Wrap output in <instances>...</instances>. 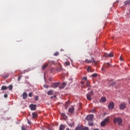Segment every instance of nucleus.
I'll return each mask as SVG.
<instances>
[{
    "label": "nucleus",
    "mask_w": 130,
    "mask_h": 130,
    "mask_svg": "<svg viewBox=\"0 0 130 130\" xmlns=\"http://www.w3.org/2000/svg\"><path fill=\"white\" fill-rule=\"evenodd\" d=\"M122 118L120 117H115L113 119V123L116 124L117 123L118 125H122Z\"/></svg>",
    "instance_id": "1"
},
{
    "label": "nucleus",
    "mask_w": 130,
    "mask_h": 130,
    "mask_svg": "<svg viewBox=\"0 0 130 130\" xmlns=\"http://www.w3.org/2000/svg\"><path fill=\"white\" fill-rule=\"evenodd\" d=\"M110 67H111V65L110 64V63H105L103 66V67L102 68V71H103V72H105V70H106V69H108V68H110Z\"/></svg>",
    "instance_id": "2"
},
{
    "label": "nucleus",
    "mask_w": 130,
    "mask_h": 130,
    "mask_svg": "<svg viewBox=\"0 0 130 130\" xmlns=\"http://www.w3.org/2000/svg\"><path fill=\"white\" fill-rule=\"evenodd\" d=\"M57 72H61V79L62 80V81H63V80H64V74L62 73V69L60 68H58L57 69Z\"/></svg>",
    "instance_id": "3"
},
{
    "label": "nucleus",
    "mask_w": 130,
    "mask_h": 130,
    "mask_svg": "<svg viewBox=\"0 0 130 130\" xmlns=\"http://www.w3.org/2000/svg\"><path fill=\"white\" fill-rule=\"evenodd\" d=\"M108 121H109V118H106L103 120L101 124V126H105V125H106L107 123H108Z\"/></svg>",
    "instance_id": "4"
},
{
    "label": "nucleus",
    "mask_w": 130,
    "mask_h": 130,
    "mask_svg": "<svg viewBox=\"0 0 130 130\" xmlns=\"http://www.w3.org/2000/svg\"><path fill=\"white\" fill-rule=\"evenodd\" d=\"M91 60H88V59H85V62H86V63H91L92 61H93V62H94V64H97V62H96L95 61V59H94V58L92 57L91 58Z\"/></svg>",
    "instance_id": "5"
},
{
    "label": "nucleus",
    "mask_w": 130,
    "mask_h": 130,
    "mask_svg": "<svg viewBox=\"0 0 130 130\" xmlns=\"http://www.w3.org/2000/svg\"><path fill=\"white\" fill-rule=\"evenodd\" d=\"M109 109H113L114 108V103L111 102L108 105Z\"/></svg>",
    "instance_id": "6"
},
{
    "label": "nucleus",
    "mask_w": 130,
    "mask_h": 130,
    "mask_svg": "<svg viewBox=\"0 0 130 130\" xmlns=\"http://www.w3.org/2000/svg\"><path fill=\"white\" fill-rule=\"evenodd\" d=\"M59 82H56V83H54L52 84V87L53 88H57V87H58V86H59Z\"/></svg>",
    "instance_id": "7"
},
{
    "label": "nucleus",
    "mask_w": 130,
    "mask_h": 130,
    "mask_svg": "<svg viewBox=\"0 0 130 130\" xmlns=\"http://www.w3.org/2000/svg\"><path fill=\"white\" fill-rule=\"evenodd\" d=\"M36 105L31 104L29 106V108H30L31 110H36Z\"/></svg>",
    "instance_id": "8"
},
{
    "label": "nucleus",
    "mask_w": 130,
    "mask_h": 130,
    "mask_svg": "<svg viewBox=\"0 0 130 130\" xmlns=\"http://www.w3.org/2000/svg\"><path fill=\"white\" fill-rule=\"evenodd\" d=\"M93 117H94V115H89L86 117V119H87V120H89V121L92 120V119H93Z\"/></svg>",
    "instance_id": "9"
},
{
    "label": "nucleus",
    "mask_w": 130,
    "mask_h": 130,
    "mask_svg": "<svg viewBox=\"0 0 130 130\" xmlns=\"http://www.w3.org/2000/svg\"><path fill=\"white\" fill-rule=\"evenodd\" d=\"M125 107H126V104H125V103H123L122 104H121L120 106V109H124V108H125Z\"/></svg>",
    "instance_id": "10"
},
{
    "label": "nucleus",
    "mask_w": 130,
    "mask_h": 130,
    "mask_svg": "<svg viewBox=\"0 0 130 130\" xmlns=\"http://www.w3.org/2000/svg\"><path fill=\"white\" fill-rule=\"evenodd\" d=\"M75 111V108L74 107H71L69 109V113H74V112Z\"/></svg>",
    "instance_id": "11"
},
{
    "label": "nucleus",
    "mask_w": 130,
    "mask_h": 130,
    "mask_svg": "<svg viewBox=\"0 0 130 130\" xmlns=\"http://www.w3.org/2000/svg\"><path fill=\"white\" fill-rule=\"evenodd\" d=\"M23 99H27V97H28V94L26 92H23L22 94Z\"/></svg>",
    "instance_id": "12"
},
{
    "label": "nucleus",
    "mask_w": 130,
    "mask_h": 130,
    "mask_svg": "<svg viewBox=\"0 0 130 130\" xmlns=\"http://www.w3.org/2000/svg\"><path fill=\"white\" fill-rule=\"evenodd\" d=\"M66 128V126L63 124H61L59 126V130H64Z\"/></svg>",
    "instance_id": "13"
},
{
    "label": "nucleus",
    "mask_w": 130,
    "mask_h": 130,
    "mask_svg": "<svg viewBox=\"0 0 130 130\" xmlns=\"http://www.w3.org/2000/svg\"><path fill=\"white\" fill-rule=\"evenodd\" d=\"M87 100H89V101L92 100V96H91V94H87Z\"/></svg>",
    "instance_id": "14"
},
{
    "label": "nucleus",
    "mask_w": 130,
    "mask_h": 130,
    "mask_svg": "<svg viewBox=\"0 0 130 130\" xmlns=\"http://www.w3.org/2000/svg\"><path fill=\"white\" fill-rule=\"evenodd\" d=\"M54 93V91L53 90H49L47 92L48 95H53V93Z\"/></svg>",
    "instance_id": "15"
},
{
    "label": "nucleus",
    "mask_w": 130,
    "mask_h": 130,
    "mask_svg": "<svg viewBox=\"0 0 130 130\" xmlns=\"http://www.w3.org/2000/svg\"><path fill=\"white\" fill-rule=\"evenodd\" d=\"M66 114L64 113H61V119H64L66 120Z\"/></svg>",
    "instance_id": "16"
},
{
    "label": "nucleus",
    "mask_w": 130,
    "mask_h": 130,
    "mask_svg": "<svg viewBox=\"0 0 130 130\" xmlns=\"http://www.w3.org/2000/svg\"><path fill=\"white\" fill-rule=\"evenodd\" d=\"M125 6L130 5V0H127L124 2Z\"/></svg>",
    "instance_id": "17"
},
{
    "label": "nucleus",
    "mask_w": 130,
    "mask_h": 130,
    "mask_svg": "<svg viewBox=\"0 0 130 130\" xmlns=\"http://www.w3.org/2000/svg\"><path fill=\"white\" fill-rule=\"evenodd\" d=\"M66 87V82H63L62 84L59 86V89H63Z\"/></svg>",
    "instance_id": "18"
},
{
    "label": "nucleus",
    "mask_w": 130,
    "mask_h": 130,
    "mask_svg": "<svg viewBox=\"0 0 130 130\" xmlns=\"http://www.w3.org/2000/svg\"><path fill=\"white\" fill-rule=\"evenodd\" d=\"M116 85V82H110V86L111 87H113V86H115Z\"/></svg>",
    "instance_id": "19"
},
{
    "label": "nucleus",
    "mask_w": 130,
    "mask_h": 130,
    "mask_svg": "<svg viewBox=\"0 0 130 130\" xmlns=\"http://www.w3.org/2000/svg\"><path fill=\"white\" fill-rule=\"evenodd\" d=\"M2 78H3L4 79H7V78H9V74H6V75H4V74H3L2 75Z\"/></svg>",
    "instance_id": "20"
},
{
    "label": "nucleus",
    "mask_w": 130,
    "mask_h": 130,
    "mask_svg": "<svg viewBox=\"0 0 130 130\" xmlns=\"http://www.w3.org/2000/svg\"><path fill=\"white\" fill-rule=\"evenodd\" d=\"M38 116V114L37 113H32V117L33 118H36Z\"/></svg>",
    "instance_id": "21"
},
{
    "label": "nucleus",
    "mask_w": 130,
    "mask_h": 130,
    "mask_svg": "<svg viewBox=\"0 0 130 130\" xmlns=\"http://www.w3.org/2000/svg\"><path fill=\"white\" fill-rule=\"evenodd\" d=\"M101 102L104 103L106 101V98L102 97L100 100Z\"/></svg>",
    "instance_id": "22"
},
{
    "label": "nucleus",
    "mask_w": 130,
    "mask_h": 130,
    "mask_svg": "<svg viewBox=\"0 0 130 130\" xmlns=\"http://www.w3.org/2000/svg\"><path fill=\"white\" fill-rule=\"evenodd\" d=\"M48 66V64H44L42 66V70H45L46 69V67Z\"/></svg>",
    "instance_id": "23"
},
{
    "label": "nucleus",
    "mask_w": 130,
    "mask_h": 130,
    "mask_svg": "<svg viewBox=\"0 0 130 130\" xmlns=\"http://www.w3.org/2000/svg\"><path fill=\"white\" fill-rule=\"evenodd\" d=\"M86 85L87 87H88V88H89V87H91V83H90V82L89 81L86 82Z\"/></svg>",
    "instance_id": "24"
},
{
    "label": "nucleus",
    "mask_w": 130,
    "mask_h": 130,
    "mask_svg": "<svg viewBox=\"0 0 130 130\" xmlns=\"http://www.w3.org/2000/svg\"><path fill=\"white\" fill-rule=\"evenodd\" d=\"M7 89H8V87H7L6 86H2V87L1 88V90H7Z\"/></svg>",
    "instance_id": "25"
},
{
    "label": "nucleus",
    "mask_w": 130,
    "mask_h": 130,
    "mask_svg": "<svg viewBox=\"0 0 130 130\" xmlns=\"http://www.w3.org/2000/svg\"><path fill=\"white\" fill-rule=\"evenodd\" d=\"M87 71L89 73V72H92V70H91V66H88L87 69Z\"/></svg>",
    "instance_id": "26"
},
{
    "label": "nucleus",
    "mask_w": 130,
    "mask_h": 130,
    "mask_svg": "<svg viewBox=\"0 0 130 130\" xmlns=\"http://www.w3.org/2000/svg\"><path fill=\"white\" fill-rule=\"evenodd\" d=\"M9 89L10 90V91H12V90H13V85L12 84H10L9 86H8Z\"/></svg>",
    "instance_id": "27"
},
{
    "label": "nucleus",
    "mask_w": 130,
    "mask_h": 130,
    "mask_svg": "<svg viewBox=\"0 0 130 130\" xmlns=\"http://www.w3.org/2000/svg\"><path fill=\"white\" fill-rule=\"evenodd\" d=\"M48 64H50L51 66V64H54V61H49Z\"/></svg>",
    "instance_id": "28"
},
{
    "label": "nucleus",
    "mask_w": 130,
    "mask_h": 130,
    "mask_svg": "<svg viewBox=\"0 0 130 130\" xmlns=\"http://www.w3.org/2000/svg\"><path fill=\"white\" fill-rule=\"evenodd\" d=\"M113 53H110L108 55V57H113Z\"/></svg>",
    "instance_id": "29"
},
{
    "label": "nucleus",
    "mask_w": 130,
    "mask_h": 130,
    "mask_svg": "<svg viewBox=\"0 0 130 130\" xmlns=\"http://www.w3.org/2000/svg\"><path fill=\"white\" fill-rule=\"evenodd\" d=\"M98 74L96 73H94L92 75V77H93V78H96V77H98Z\"/></svg>",
    "instance_id": "30"
},
{
    "label": "nucleus",
    "mask_w": 130,
    "mask_h": 130,
    "mask_svg": "<svg viewBox=\"0 0 130 130\" xmlns=\"http://www.w3.org/2000/svg\"><path fill=\"white\" fill-rule=\"evenodd\" d=\"M88 124L90 126H92V125H93V122L92 121H89Z\"/></svg>",
    "instance_id": "31"
},
{
    "label": "nucleus",
    "mask_w": 130,
    "mask_h": 130,
    "mask_svg": "<svg viewBox=\"0 0 130 130\" xmlns=\"http://www.w3.org/2000/svg\"><path fill=\"white\" fill-rule=\"evenodd\" d=\"M58 54H59V53H58V52H56L53 54V55L54 56H58Z\"/></svg>",
    "instance_id": "32"
},
{
    "label": "nucleus",
    "mask_w": 130,
    "mask_h": 130,
    "mask_svg": "<svg viewBox=\"0 0 130 130\" xmlns=\"http://www.w3.org/2000/svg\"><path fill=\"white\" fill-rule=\"evenodd\" d=\"M21 129L22 130H26V127H25L24 125L22 126Z\"/></svg>",
    "instance_id": "33"
},
{
    "label": "nucleus",
    "mask_w": 130,
    "mask_h": 130,
    "mask_svg": "<svg viewBox=\"0 0 130 130\" xmlns=\"http://www.w3.org/2000/svg\"><path fill=\"white\" fill-rule=\"evenodd\" d=\"M82 80H84L85 81H87L88 80V78L86 77H83Z\"/></svg>",
    "instance_id": "34"
},
{
    "label": "nucleus",
    "mask_w": 130,
    "mask_h": 130,
    "mask_svg": "<svg viewBox=\"0 0 130 130\" xmlns=\"http://www.w3.org/2000/svg\"><path fill=\"white\" fill-rule=\"evenodd\" d=\"M49 86L47 85H44V87L46 88V89L48 88Z\"/></svg>",
    "instance_id": "35"
},
{
    "label": "nucleus",
    "mask_w": 130,
    "mask_h": 130,
    "mask_svg": "<svg viewBox=\"0 0 130 130\" xmlns=\"http://www.w3.org/2000/svg\"><path fill=\"white\" fill-rule=\"evenodd\" d=\"M56 98V95H54V96H51V99H53Z\"/></svg>",
    "instance_id": "36"
},
{
    "label": "nucleus",
    "mask_w": 130,
    "mask_h": 130,
    "mask_svg": "<svg viewBox=\"0 0 130 130\" xmlns=\"http://www.w3.org/2000/svg\"><path fill=\"white\" fill-rule=\"evenodd\" d=\"M29 97H32V92H29L28 93Z\"/></svg>",
    "instance_id": "37"
},
{
    "label": "nucleus",
    "mask_w": 130,
    "mask_h": 130,
    "mask_svg": "<svg viewBox=\"0 0 130 130\" xmlns=\"http://www.w3.org/2000/svg\"><path fill=\"white\" fill-rule=\"evenodd\" d=\"M104 56H105V57H107V56L108 57V53H106L104 54Z\"/></svg>",
    "instance_id": "38"
},
{
    "label": "nucleus",
    "mask_w": 130,
    "mask_h": 130,
    "mask_svg": "<svg viewBox=\"0 0 130 130\" xmlns=\"http://www.w3.org/2000/svg\"><path fill=\"white\" fill-rule=\"evenodd\" d=\"M66 66H70V62H66Z\"/></svg>",
    "instance_id": "39"
},
{
    "label": "nucleus",
    "mask_w": 130,
    "mask_h": 130,
    "mask_svg": "<svg viewBox=\"0 0 130 130\" xmlns=\"http://www.w3.org/2000/svg\"><path fill=\"white\" fill-rule=\"evenodd\" d=\"M81 85H82L83 87L84 88V89H85L86 87H85V85H84V82H81Z\"/></svg>",
    "instance_id": "40"
},
{
    "label": "nucleus",
    "mask_w": 130,
    "mask_h": 130,
    "mask_svg": "<svg viewBox=\"0 0 130 130\" xmlns=\"http://www.w3.org/2000/svg\"><path fill=\"white\" fill-rule=\"evenodd\" d=\"M38 96H36V98H35V101H38Z\"/></svg>",
    "instance_id": "41"
},
{
    "label": "nucleus",
    "mask_w": 130,
    "mask_h": 130,
    "mask_svg": "<svg viewBox=\"0 0 130 130\" xmlns=\"http://www.w3.org/2000/svg\"><path fill=\"white\" fill-rule=\"evenodd\" d=\"M21 78H22V76H19V77H18V81H20V80H21Z\"/></svg>",
    "instance_id": "42"
},
{
    "label": "nucleus",
    "mask_w": 130,
    "mask_h": 130,
    "mask_svg": "<svg viewBox=\"0 0 130 130\" xmlns=\"http://www.w3.org/2000/svg\"><path fill=\"white\" fill-rule=\"evenodd\" d=\"M8 98V94H4V98Z\"/></svg>",
    "instance_id": "43"
},
{
    "label": "nucleus",
    "mask_w": 130,
    "mask_h": 130,
    "mask_svg": "<svg viewBox=\"0 0 130 130\" xmlns=\"http://www.w3.org/2000/svg\"><path fill=\"white\" fill-rule=\"evenodd\" d=\"M91 112H92L93 113H95V112H96V110H92Z\"/></svg>",
    "instance_id": "44"
},
{
    "label": "nucleus",
    "mask_w": 130,
    "mask_h": 130,
    "mask_svg": "<svg viewBox=\"0 0 130 130\" xmlns=\"http://www.w3.org/2000/svg\"><path fill=\"white\" fill-rule=\"evenodd\" d=\"M120 60H123V58L121 57H120Z\"/></svg>",
    "instance_id": "45"
},
{
    "label": "nucleus",
    "mask_w": 130,
    "mask_h": 130,
    "mask_svg": "<svg viewBox=\"0 0 130 130\" xmlns=\"http://www.w3.org/2000/svg\"><path fill=\"white\" fill-rule=\"evenodd\" d=\"M70 81H71L70 83H72V82H73V79H70Z\"/></svg>",
    "instance_id": "46"
},
{
    "label": "nucleus",
    "mask_w": 130,
    "mask_h": 130,
    "mask_svg": "<svg viewBox=\"0 0 130 130\" xmlns=\"http://www.w3.org/2000/svg\"><path fill=\"white\" fill-rule=\"evenodd\" d=\"M90 94H91V95H93V91H90Z\"/></svg>",
    "instance_id": "47"
},
{
    "label": "nucleus",
    "mask_w": 130,
    "mask_h": 130,
    "mask_svg": "<svg viewBox=\"0 0 130 130\" xmlns=\"http://www.w3.org/2000/svg\"><path fill=\"white\" fill-rule=\"evenodd\" d=\"M66 104H70V102H66Z\"/></svg>",
    "instance_id": "48"
},
{
    "label": "nucleus",
    "mask_w": 130,
    "mask_h": 130,
    "mask_svg": "<svg viewBox=\"0 0 130 130\" xmlns=\"http://www.w3.org/2000/svg\"><path fill=\"white\" fill-rule=\"evenodd\" d=\"M94 130H99V129H98V128H95V129H94Z\"/></svg>",
    "instance_id": "49"
},
{
    "label": "nucleus",
    "mask_w": 130,
    "mask_h": 130,
    "mask_svg": "<svg viewBox=\"0 0 130 130\" xmlns=\"http://www.w3.org/2000/svg\"><path fill=\"white\" fill-rule=\"evenodd\" d=\"M89 90H90V88H88L87 91H89Z\"/></svg>",
    "instance_id": "50"
},
{
    "label": "nucleus",
    "mask_w": 130,
    "mask_h": 130,
    "mask_svg": "<svg viewBox=\"0 0 130 130\" xmlns=\"http://www.w3.org/2000/svg\"><path fill=\"white\" fill-rule=\"evenodd\" d=\"M28 123L29 124H30V122H29V121H28Z\"/></svg>",
    "instance_id": "51"
},
{
    "label": "nucleus",
    "mask_w": 130,
    "mask_h": 130,
    "mask_svg": "<svg viewBox=\"0 0 130 130\" xmlns=\"http://www.w3.org/2000/svg\"><path fill=\"white\" fill-rule=\"evenodd\" d=\"M66 130H70V129L69 128H68Z\"/></svg>",
    "instance_id": "52"
},
{
    "label": "nucleus",
    "mask_w": 130,
    "mask_h": 130,
    "mask_svg": "<svg viewBox=\"0 0 130 130\" xmlns=\"http://www.w3.org/2000/svg\"><path fill=\"white\" fill-rule=\"evenodd\" d=\"M129 104H130V100H129Z\"/></svg>",
    "instance_id": "53"
},
{
    "label": "nucleus",
    "mask_w": 130,
    "mask_h": 130,
    "mask_svg": "<svg viewBox=\"0 0 130 130\" xmlns=\"http://www.w3.org/2000/svg\"><path fill=\"white\" fill-rule=\"evenodd\" d=\"M66 118H67V116H66Z\"/></svg>",
    "instance_id": "54"
}]
</instances>
